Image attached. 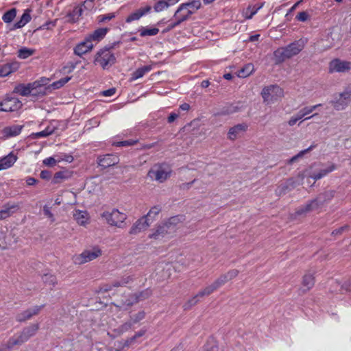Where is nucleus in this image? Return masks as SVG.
Wrapping results in <instances>:
<instances>
[{
    "label": "nucleus",
    "instance_id": "nucleus-30",
    "mask_svg": "<svg viewBox=\"0 0 351 351\" xmlns=\"http://www.w3.org/2000/svg\"><path fill=\"white\" fill-rule=\"evenodd\" d=\"M335 169H336V166L334 164H331L327 168L321 169L317 173H313L311 175V178L315 180H319L328 175L329 173L333 171Z\"/></svg>",
    "mask_w": 351,
    "mask_h": 351
},
{
    "label": "nucleus",
    "instance_id": "nucleus-3",
    "mask_svg": "<svg viewBox=\"0 0 351 351\" xmlns=\"http://www.w3.org/2000/svg\"><path fill=\"white\" fill-rule=\"evenodd\" d=\"M336 191L335 190H327L320 193L315 199L309 201L305 205L299 207L296 210L295 214L297 215H304L312 210L322 208L332 199Z\"/></svg>",
    "mask_w": 351,
    "mask_h": 351
},
{
    "label": "nucleus",
    "instance_id": "nucleus-26",
    "mask_svg": "<svg viewBox=\"0 0 351 351\" xmlns=\"http://www.w3.org/2000/svg\"><path fill=\"white\" fill-rule=\"evenodd\" d=\"M31 10L27 9L24 11L23 14L21 16V19L14 24L13 27L10 29V30H14L16 29H20L24 27L27 23H28L31 19L32 16L30 15Z\"/></svg>",
    "mask_w": 351,
    "mask_h": 351
},
{
    "label": "nucleus",
    "instance_id": "nucleus-43",
    "mask_svg": "<svg viewBox=\"0 0 351 351\" xmlns=\"http://www.w3.org/2000/svg\"><path fill=\"white\" fill-rule=\"evenodd\" d=\"M133 276H123L120 280H116L113 282L114 287H121L125 286L126 285L134 281Z\"/></svg>",
    "mask_w": 351,
    "mask_h": 351
},
{
    "label": "nucleus",
    "instance_id": "nucleus-64",
    "mask_svg": "<svg viewBox=\"0 0 351 351\" xmlns=\"http://www.w3.org/2000/svg\"><path fill=\"white\" fill-rule=\"evenodd\" d=\"M295 18L299 21L304 22L308 19V14L306 12H301L298 14Z\"/></svg>",
    "mask_w": 351,
    "mask_h": 351
},
{
    "label": "nucleus",
    "instance_id": "nucleus-36",
    "mask_svg": "<svg viewBox=\"0 0 351 351\" xmlns=\"http://www.w3.org/2000/svg\"><path fill=\"white\" fill-rule=\"evenodd\" d=\"M254 65L251 63L245 64L242 69L238 71L237 75L239 77L245 78L249 76L254 71Z\"/></svg>",
    "mask_w": 351,
    "mask_h": 351
},
{
    "label": "nucleus",
    "instance_id": "nucleus-49",
    "mask_svg": "<svg viewBox=\"0 0 351 351\" xmlns=\"http://www.w3.org/2000/svg\"><path fill=\"white\" fill-rule=\"evenodd\" d=\"M179 221V219L178 217H172L168 219V221H165V225H167L168 228L171 230V232H174L176 226Z\"/></svg>",
    "mask_w": 351,
    "mask_h": 351
},
{
    "label": "nucleus",
    "instance_id": "nucleus-60",
    "mask_svg": "<svg viewBox=\"0 0 351 351\" xmlns=\"http://www.w3.org/2000/svg\"><path fill=\"white\" fill-rule=\"evenodd\" d=\"M43 213L46 217H47L49 219H50L51 222L55 221L54 216H53V213H51L50 208L48 207L47 205L43 206Z\"/></svg>",
    "mask_w": 351,
    "mask_h": 351
},
{
    "label": "nucleus",
    "instance_id": "nucleus-11",
    "mask_svg": "<svg viewBox=\"0 0 351 351\" xmlns=\"http://www.w3.org/2000/svg\"><path fill=\"white\" fill-rule=\"evenodd\" d=\"M22 102L16 97H7L0 102V111L14 112L22 107Z\"/></svg>",
    "mask_w": 351,
    "mask_h": 351
},
{
    "label": "nucleus",
    "instance_id": "nucleus-16",
    "mask_svg": "<svg viewBox=\"0 0 351 351\" xmlns=\"http://www.w3.org/2000/svg\"><path fill=\"white\" fill-rule=\"evenodd\" d=\"M190 12L183 3H181L175 12L173 17L181 24L190 19L191 16Z\"/></svg>",
    "mask_w": 351,
    "mask_h": 351
},
{
    "label": "nucleus",
    "instance_id": "nucleus-44",
    "mask_svg": "<svg viewBox=\"0 0 351 351\" xmlns=\"http://www.w3.org/2000/svg\"><path fill=\"white\" fill-rule=\"evenodd\" d=\"M291 185H293V182L291 181H287L284 184H281L277 187L276 190V194L278 195L285 194L288 191L290 190Z\"/></svg>",
    "mask_w": 351,
    "mask_h": 351
},
{
    "label": "nucleus",
    "instance_id": "nucleus-4",
    "mask_svg": "<svg viewBox=\"0 0 351 351\" xmlns=\"http://www.w3.org/2000/svg\"><path fill=\"white\" fill-rule=\"evenodd\" d=\"M113 47H105L95 54L94 64L99 65L104 70L108 69L116 63L117 58L112 51Z\"/></svg>",
    "mask_w": 351,
    "mask_h": 351
},
{
    "label": "nucleus",
    "instance_id": "nucleus-35",
    "mask_svg": "<svg viewBox=\"0 0 351 351\" xmlns=\"http://www.w3.org/2000/svg\"><path fill=\"white\" fill-rule=\"evenodd\" d=\"M183 4L186 7L189 11H191L190 13L193 14L198 10L202 5L201 1L199 0H192L188 1L186 3H183Z\"/></svg>",
    "mask_w": 351,
    "mask_h": 351
},
{
    "label": "nucleus",
    "instance_id": "nucleus-53",
    "mask_svg": "<svg viewBox=\"0 0 351 351\" xmlns=\"http://www.w3.org/2000/svg\"><path fill=\"white\" fill-rule=\"evenodd\" d=\"M200 296H197V293L192 298L189 299L183 306L184 310L191 308L193 306L195 305L198 302Z\"/></svg>",
    "mask_w": 351,
    "mask_h": 351
},
{
    "label": "nucleus",
    "instance_id": "nucleus-31",
    "mask_svg": "<svg viewBox=\"0 0 351 351\" xmlns=\"http://www.w3.org/2000/svg\"><path fill=\"white\" fill-rule=\"evenodd\" d=\"M17 69L16 63H7L0 66V76L6 77Z\"/></svg>",
    "mask_w": 351,
    "mask_h": 351
},
{
    "label": "nucleus",
    "instance_id": "nucleus-19",
    "mask_svg": "<svg viewBox=\"0 0 351 351\" xmlns=\"http://www.w3.org/2000/svg\"><path fill=\"white\" fill-rule=\"evenodd\" d=\"M19 209V206L17 204H10V203L4 204L2 207V209L0 210V220H3L10 217Z\"/></svg>",
    "mask_w": 351,
    "mask_h": 351
},
{
    "label": "nucleus",
    "instance_id": "nucleus-17",
    "mask_svg": "<svg viewBox=\"0 0 351 351\" xmlns=\"http://www.w3.org/2000/svg\"><path fill=\"white\" fill-rule=\"evenodd\" d=\"M248 125L245 123L237 124L230 128L228 132V138L231 140H235L241 134L247 131Z\"/></svg>",
    "mask_w": 351,
    "mask_h": 351
},
{
    "label": "nucleus",
    "instance_id": "nucleus-37",
    "mask_svg": "<svg viewBox=\"0 0 351 351\" xmlns=\"http://www.w3.org/2000/svg\"><path fill=\"white\" fill-rule=\"evenodd\" d=\"M42 280L45 285L51 286L52 287H55L58 283L56 276L51 274H44L42 276Z\"/></svg>",
    "mask_w": 351,
    "mask_h": 351
},
{
    "label": "nucleus",
    "instance_id": "nucleus-46",
    "mask_svg": "<svg viewBox=\"0 0 351 351\" xmlns=\"http://www.w3.org/2000/svg\"><path fill=\"white\" fill-rule=\"evenodd\" d=\"M145 317V312L144 311H141L136 314L131 315L130 316V322H132V324H137L140 321L143 320Z\"/></svg>",
    "mask_w": 351,
    "mask_h": 351
},
{
    "label": "nucleus",
    "instance_id": "nucleus-48",
    "mask_svg": "<svg viewBox=\"0 0 351 351\" xmlns=\"http://www.w3.org/2000/svg\"><path fill=\"white\" fill-rule=\"evenodd\" d=\"M71 79V77H65L61 78L60 80L53 82L51 84V87L53 89H59L61 87L64 86Z\"/></svg>",
    "mask_w": 351,
    "mask_h": 351
},
{
    "label": "nucleus",
    "instance_id": "nucleus-61",
    "mask_svg": "<svg viewBox=\"0 0 351 351\" xmlns=\"http://www.w3.org/2000/svg\"><path fill=\"white\" fill-rule=\"evenodd\" d=\"M224 274L227 277L228 281H230L232 279L234 278L236 276H237V275L239 274V271L237 269H232Z\"/></svg>",
    "mask_w": 351,
    "mask_h": 351
},
{
    "label": "nucleus",
    "instance_id": "nucleus-59",
    "mask_svg": "<svg viewBox=\"0 0 351 351\" xmlns=\"http://www.w3.org/2000/svg\"><path fill=\"white\" fill-rule=\"evenodd\" d=\"M114 287L113 285V282L112 284H104L102 285L99 290L97 291V293H106L108 291H110L112 289V288Z\"/></svg>",
    "mask_w": 351,
    "mask_h": 351
},
{
    "label": "nucleus",
    "instance_id": "nucleus-56",
    "mask_svg": "<svg viewBox=\"0 0 351 351\" xmlns=\"http://www.w3.org/2000/svg\"><path fill=\"white\" fill-rule=\"evenodd\" d=\"M146 332V329H141L138 332H137L133 337L128 339L125 341V345H130L132 343H133L136 339L138 338V337H141L142 336H143Z\"/></svg>",
    "mask_w": 351,
    "mask_h": 351
},
{
    "label": "nucleus",
    "instance_id": "nucleus-18",
    "mask_svg": "<svg viewBox=\"0 0 351 351\" xmlns=\"http://www.w3.org/2000/svg\"><path fill=\"white\" fill-rule=\"evenodd\" d=\"M93 47V44L87 36L84 41L79 43L74 48V53L77 56H82L83 54H85L86 53L90 51Z\"/></svg>",
    "mask_w": 351,
    "mask_h": 351
},
{
    "label": "nucleus",
    "instance_id": "nucleus-32",
    "mask_svg": "<svg viewBox=\"0 0 351 351\" xmlns=\"http://www.w3.org/2000/svg\"><path fill=\"white\" fill-rule=\"evenodd\" d=\"M108 31V28H99L95 30L88 38L91 40L99 41L104 38Z\"/></svg>",
    "mask_w": 351,
    "mask_h": 351
},
{
    "label": "nucleus",
    "instance_id": "nucleus-41",
    "mask_svg": "<svg viewBox=\"0 0 351 351\" xmlns=\"http://www.w3.org/2000/svg\"><path fill=\"white\" fill-rule=\"evenodd\" d=\"M217 288L215 285V284L213 282L211 285L206 287L203 289L200 290L197 293V296H200L202 298L204 296H208L210 295L212 293H213L215 290H217Z\"/></svg>",
    "mask_w": 351,
    "mask_h": 351
},
{
    "label": "nucleus",
    "instance_id": "nucleus-29",
    "mask_svg": "<svg viewBox=\"0 0 351 351\" xmlns=\"http://www.w3.org/2000/svg\"><path fill=\"white\" fill-rule=\"evenodd\" d=\"M152 69L151 65H145L137 69L135 71H134L132 74L131 80H136L142 77H143L146 73L149 72Z\"/></svg>",
    "mask_w": 351,
    "mask_h": 351
},
{
    "label": "nucleus",
    "instance_id": "nucleus-42",
    "mask_svg": "<svg viewBox=\"0 0 351 351\" xmlns=\"http://www.w3.org/2000/svg\"><path fill=\"white\" fill-rule=\"evenodd\" d=\"M83 9L82 6L75 7L71 12H70L68 16L73 22H75L78 20L80 16L82 14Z\"/></svg>",
    "mask_w": 351,
    "mask_h": 351
},
{
    "label": "nucleus",
    "instance_id": "nucleus-22",
    "mask_svg": "<svg viewBox=\"0 0 351 351\" xmlns=\"http://www.w3.org/2000/svg\"><path fill=\"white\" fill-rule=\"evenodd\" d=\"M23 128V126L20 125L7 126L3 129L2 133L5 138L16 136L21 134Z\"/></svg>",
    "mask_w": 351,
    "mask_h": 351
},
{
    "label": "nucleus",
    "instance_id": "nucleus-57",
    "mask_svg": "<svg viewBox=\"0 0 351 351\" xmlns=\"http://www.w3.org/2000/svg\"><path fill=\"white\" fill-rule=\"evenodd\" d=\"M228 282V280L227 279V277L225 276V274L221 275L217 279H216L213 283L216 286L217 289L222 287L223 285H225L226 282Z\"/></svg>",
    "mask_w": 351,
    "mask_h": 351
},
{
    "label": "nucleus",
    "instance_id": "nucleus-58",
    "mask_svg": "<svg viewBox=\"0 0 351 351\" xmlns=\"http://www.w3.org/2000/svg\"><path fill=\"white\" fill-rule=\"evenodd\" d=\"M136 143V141L133 140H127L123 141H119L114 143L117 147H127L134 145Z\"/></svg>",
    "mask_w": 351,
    "mask_h": 351
},
{
    "label": "nucleus",
    "instance_id": "nucleus-52",
    "mask_svg": "<svg viewBox=\"0 0 351 351\" xmlns=\"http://www.w3.org/2000/svg\"><path fill=\"white\" fill-rule=\"evenodd\" d=\"M315 147V145H312L307 149L300 151L298 154L293 156L289 160V163L292 164V163L295 162L299 158L302 157L305 154H306L309 151L312 150Z\"/></svg>",
    "mask_w": 351,
    "mask_h": 351
},
{
    "label": "nucleus",
    "instance_id": "nucleus-23",
    "mask_svg": "<svg viewBox=\"0 0 351 351\" xmlns=\"http://www.w3.org/2000/svg\"><path fill=\"white\" fill-rule=\"evenodd\" d=\"M73 216L80 226H86L89 220V214L86 210H75Z\"/></svg>",
    "mask_w": 351,
    "mask_h": 351
},
{
    "label": "nucleus",
    "instance_id": "nucleus-2",
    "mask_svg": "<svg viewBox=\"0 0 351 351\" xmlns=\"http://www.w3.org/2000/svg\"><path fill=\"white\" fill-rule=\"evenodd\" d=\"M307 43L306 38H300L285 47H280L274 52V58L276 64H280L287 59L298 55Z\"/></svg>",
    "mask_w": 351,
    "mask_h": 351
},
{
    "label": "nucleus",
    "instance_id": "nucleus-51",
    "mask_svg": "<svg viewBox=\"0 0 351 351\" xmlns=\"http://www.w3.org/2000/svg\"><path fill=\"white\" fill-rule=\"evenodd\" d=\"M132 326H133L132 322H131L130 321H128V322H126L124 324H121V326H119L117 328V329L116 330V331L119 334H123V333L128 331L129 330H130L132 328Z\"/></svg>",
    "mask_w": 351,
    "mask_h": 351
},
{
    "label": "nucleus",
    "instance_id": "nucleus-12",
    "mask_svg": "<svg viewBox=\"0 0 351 351\" xmlns=\"http://www.w3.org/2000/svg\"><path fill=\"white\" fill-rule=\"evenodd\" d=\"M351 69V62L335 58L329 63V73H346Z\"/></svg>",
    "mask_w": 351,
    "mask_h": 351
},
{
    "label": "nucleus",
    "instance_id": "nucleus-33",
    "mask_svg": "<svg viewBox=\"0 0 351 351\" xmlns=\"http://www.w3.org/2000/svg\"><path fill=\"white\" fill-rule=\"evenodd\" d=\"M138 32L141 37L152 36L158 34L159 29L156 27H141Z\"/></svg>",
    "mask_w": 351,
    "mask_h": 351
},
{
    "label": "nucleus",
    "instance_id": "nucleus-10",
    "mask_svg": "<svg viewBox=\"0 0 351 351\" xmlns=\"http://www.w3.org/2000/svg\"><path fill=\"white\" fill-rule=\"evenodd\" d=\"M351 101V87H348L345 90L339 95V98L331 103L334 108L337 110H342L345 109Z\"/></svg>",
    "mask_w": 351,
    "mask_h": 351
},
{
    "label": "nucleus",
    "instance_id": "nucleus-38",
    "mask_svg": "<svg viewBox=\"0 0 351 351\" xmlns=\"http://www.w3.org/2000/svg\"><path fill=\"white\" fill-rule=\"evenodd\" d=\"M16 16V9L12 8L5 12L2 16V20L5 23H11Z\"/></svg>",
    "mask_w": 351,
    "mask_h": 351
},
{
    "label": "nucleus",
    "instance_id": "nucleus-55",
    "mask_svg": "<svg viewBox=\"0 0 351 351\" xmlns=\"http://www.w3.org/2000/svg\"><path fill=\"white\" fill-rule=\"evenodd\" d=\"M115 16L116 15L114 12L101 14L97 16V21L99 23H105L112 20V19L115 18Z\"/></svg>",
    "mask_w": 351,
    "mask_h": 351
},
{
    "label": "nucleus",
    "instance_id": "nucleus-5",
    "mask_svg": "<svg viewBox=\"0 0 351 351\" xmlns=\"http://www.w3.org/2000/svg\"><path fill=\"white\" fill-rule=\"evenodd\" d=\"M43 86L39 82H34L33 83H29L27 84H20L16 86L14 88L13 93L19 94L22 96H28L29 95L37 96L44 95L45 91Z\"/></svg>",
    "mask_w": 351,
    "mask_h": 351
},
{
    "label": "nucleus",
    "instance_id": "nucleus-14",
    "mask_svg": "<svg viewBox=\"0 0 351 351\" xmlns=\"http://www.w3.org/2000/svg\"><path fill=\"white\" fill-rule=\"evenodd\" d=\"M150 225L147 216H143L138 219L131 227L129 233L130 234H137L141 232L146 230Z\"/></svg>",
    "mask_w": 351,
    "mask_h": 351
},
{
    "label": "nucleus",
    "instance_id": "nucleus-27",
    "mask_svg": "<svg viewBox=\"0 0 351 351\" xmlns=\"http://www.w3.org/2000/svg\"><path fill=\"white\" fill-rule=\"evenodd\" d=\"M17 157L12 153L0 158V171L11 167L16 161Z\"/></svg>",
    "mask_w": 351,
    "mask_h": 351
},
{
    "label": "nucleus",
    "instance_id": "nucleus-47",
    "mask_svg": "<svg viewBox=\"0 0 351 351\" xmlns=\"http://www.w3.org/2000/svg\"><path fill=\"white\" fill-rule=\"evenodd\" d=\"M34 50L23 47L18 51V57L21 59H26L34 53Z\"/></svg>",
    "mask_w": 351,
    "mask_h": 351
},
{
    "label": "nucleus",
    "instance_id": "nucleus-62",
    "mask_svg": "<svg viewBox=\"0 0 351 351\" xmlns=\"http://www.w3.org/2000/svg\"><path fill=\"white\" fill-rule=\"evenodd\" d=\"M180 24L175 19L173 22L170 23L168 26L163 29L162 33H167L176 27L179 26Z\"/></svg>",
    "mask_w": 351,
    "mask_h": 351
},
{
    "label": "nucleus",
    "instance_id": "nucleus-21",
    "mask_svg": "<svg viewBox=\"0 0 351 351\" xmlns=\"http://www.w3.org/2000/svg\"><path fill=\"white\" fill-rule=\"evenodd\" d=\"M152 8L147 5L144 8H141L135 12L131 13L125 19L126 23H131L134 21L140 19L142 16L150 12Z\"/></svg>",
    "mask_w": 351,
    "mask_h": 351
},
{
    "label": "nucleus",
    "instance_id": "nucleus-34",
    "mask_svg": "<svg viewBox=\"0 0 351 351\" xmlns=\"http://www.w3.org/2000/svg\"><path fill=\"white\" fill-rule=\"evenodd\" d=\"M199 351H219L217 342L214 338L210 337Z\"/></svg>",
    "mask_w": 351,
    "mask_h": 351
},
{
    "label": "nucleus",
    "instance_id": "nucleus-9",
    "mask_svg": "<svg viewBox=\"0 0 351 351\" xmlns=\"http://www.w3.org/2000/svg\"><path fill=\"white\" fill-rule=\"evenodd\" d=\"M101 255V250L97 247H95L91 250H84L80 254L75 256L73 258V262L75 264L82 265L97 258Z\"/></svg>",
    "mask_w": 351,
    "mask_h": 351
},
{
    "label": "nucleus",
    "instance_id": "nucleus-54",
    "mask_svg": "<svg viewBox=\"0 0 351 351\" xmlns=\"http://www.w3.org/2000/svg\"><path fill=\"white\" fill-rule=\"evenodd\" d=\"M167 8H168V4L165 0L157 1L154 6V9L156 12H161Z\"/></svg>",
    "mask_w": 351,
    "mask_h": 351
},
{
    "label": "nucleus",
    "instance_id": "nucleus-63",
    "mask_svg": "<svg viewBox=\"0 0 351 351\" xmlns=\"http://www.w3.org/2000/svg\"><path fill=\"white\" fill-rule=\"evenodd\" d=\"M348 228H349L348 226L346 225V226H341L337 229H335L332 232V235L337 236V235L341 234L343 232L348 230Z\"/></svg>",
    "mask_w": 351,
    "mask_h": 351
},
{
    "label": "nucleus",
    "instance_id": "nucleus-20",
    "mask_svg": "<svg viewBox=\"0 0 351 351\" xmlns=\"http://www.w3.org/2000/svg\"><path fill=\"white\" fill-rule=\"evenodd\" d=\"M171 233L172 232L168 228L167 225H165V223H163L158 225L155 231L152 234H149V237L150 239L158 240L164 238L166 234Z\"/></svg>",
    "mask_w": 351,
    "mask_h": 351
},
{
    "label": "nucleus",
    "instance_id": "nucleus-7",
    "mask_svg": "<svg viewBox=\"0 0 351 351\" xmlns=\"http://www.w3.org/2000/svg\"><path fill=\"white\" fill-rule=\"evenodd\" d=\"M108 224L112 226H116L120 228L124 227L125 221L127 219V215L120 212L118 209L113 208L111 211H105L101 214Z\"/></svg>",
    "mask_w": 351,
    "mask_h": 351
},
{
    "label": "nucleus",
    "instance_id": "nucleus-6",
    "mask_svg": "<svg viewBox=\"0 0 351 351\" xmlns=\"http://www.w3.org/2000/svg\"><path fill=\"white\" fill-rule=\"evenodd\" d=\"M171 169L167 164H156L148 171L147 176L160 183L164 182L170 177Z\"/></svg>",
    "mask_w": 351,
    "mask_h": 351
},
{
    "label": "nucleus",
    "instance_id": "nucleus-50",
    "mask_svg": "<svg viewBox=\"0 0 351 351\" xmlns=\"http://www.w3.org/2000/svg\"><path fill=\"white\" fill-rule=\"evenodd\" d=\"M54 132V129L51 127H47L44 130L33 134L36 138L47 137L52 134Z\"/></svg>",
    "mask_w": 351,
    "mask_h": 351
},
{
    "label": "nucleus",
    "instance_id": "nucleus-15",
    "mask_svg": "<svg viewBox=\"0 0 351 351\" xmlns=\"http://www.w3.org/2000/svg\"><path fill=\"white\" fill-rule=\"evenodd\" d=\"M118 162L119 158L114 154H106L97 158L98 165L104 169L114 166Z\"/></svg>",
    "mask_w": 351,
    "mask_h": 351
},
{
    "label": "nucleus",
    "instance_id": "nucleus-24",
    "mask_svg": "<svg viewBox=\"0 0 351 351\" xmlns=\"http://www.w3.org/2000/svg\"><path fill=\"white\" fill-rule=\"evenodd\" d=\"M315 285V278L313 274L308 273L304 275L302 278L301 291L304 293L311 289Z\"/></svg>",
    "mask_w": 351,
    "mask_h": 351
},
{
    "label": "nucleus",
    "instance_id": "nucleus-39",
    "mask_svg": "<svg viewBox=\"0 0 351 351\" xmlns=\"http://www.w3.org/2000/svg\"><path fill=\"white\" fill-rule=\"evenodd\" d=\"M134 294L136 298L137 302H138L139 301L145 300L149 298L152 295V290L149 288H147L145 290H143L142 291Z\"/></svg>",
    "mask_w": 351,
    "mask_h": 351
},
{
    "label": "nucleus",
    "instance_id": "nucleus-25",
    "mask_svg": "<svg viewBox=\"0 0 351 351\" xmlns=\"http://www.w3.org/2000/svg\"><path fill=\"white\" fill-rule=\"evenodd\" d=\"M73 176V172L68 169H63L56 172L52 179L53 184H58L64 180H67Z\"/></svg>",
    "mask_w": 351,
    "mask_h": 351
},
{
    "label": "nucleus",
    "instance_id": "nucleus-45",
    "mask_svg": "<svg viewBox=\"0 0 351 351\" xmlns=\"http://www.w3.org/2000/svg\"><path fill=\"white\" fill-rule=\"evenodd\" d=\"M161 211V207L160 206H154L152 207L147 214V219L152 220V221L154 219L155 217L159 214Z\"/></svg>",
    "mask_w": 351,
    "mask_h": 351
},
{
    "label": "nucleus",
    "instance_id": "nucleus-40",
    "mask_svg": "<svg viewBox=\"0 0 351 351\" xmlns=\"http://www.w3.org/2000/svg\"><path fill=\"white\" fill-rule=\"evenodd\" d=\"M240 108L238 106H235L234 104H229L226 106H224L220 114L221 115H228L230 114H233L234 112H237L239 111Z\"/></svg>",
    "mask_w": 351,
    "mask_h": 351
},
{
    "label": "nucleus",
    "instance_id": "nucleus-28",
    "mask_svg": "<svg viewBox=\"0 0 351 351\" xmlns=\"http://www.w3.org/2000/svg\"><path fill=\"white\" fill-rule=\"evenodd\" d=\"M136 303H137V301L134 294H130L127 297H124L123 299H121L119 304L114 305L122 310H127L129 307Z\"/></svg>",
    "mask_w": 351,
    "mask_h": 351
},
{
    "label": "nucleus",
    "instance_id": "nucleus-8",
    "mask_svg": "<svg viewBox=\"0 0 351 351\" xmlns=\"http://www.w3.org/2000/svg\"><path fill=\"white\" fill-rule=\"evenodd\" d=\"M283 90L278 85H270L263 88L261 95L264 102L271 104L283 97Z\"/></svg>",
    "mask_w": 351,
    "mask_h": 351
},
{
    "label": "nucleus",
    "instance_id": "nucleus-13",
    "mask_svg": "<svg viewBox=\"0 0 351 351\" xmlns=\"http://www.w3.org/2000/svg\"><path fill=\"white\" fill-rule=\"evenodd\" d=\"M45 306V304H42L40 306H34L32 308H27L21 313H19L16 317V320L19 322H24L29 320L33 316L37 315Z\"/></svg>",
    "mask_w": 351,
    "mask_h": 351
},
{
    "label": "nucleus",
    "instance_id": "nucleus-1",
    "mask_svg": "<svg viewBox=\"0 0 351 351\" xmlns=\"http://www.w3.org/2000/svg\"><path fill=\"white\" fill-rule=\"evenodd\" d=\"M39 329V324H32L11 337L8 341L0 346V351H11L14 346H21L34 337Z\"/></svg>",
    "mask_w": 351,
    "mask_h": 351
}]
</instances>
